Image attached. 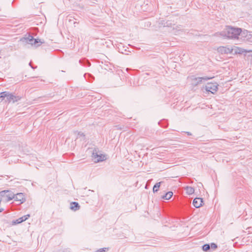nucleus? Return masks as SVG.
<instances>
[{
    "mask_svg": "<svg viewBox=\"0 0 252 252\" xmlns=\"http://www.w3.org/2000/svg\"><path fill=\"white\" fill-rule=\"evenodd\" d=\"M242 32V29L231 26H226L221 32L217 33L220 36L228 39H238Z\"/></svg>",
    "mask_w": 252,
    "mask_h": 252,
    "instance_id": "nucleus-1",
    "label": "nucleus"
},
{
    "mask_svg": "<svg viewBox=\"0 0 252 252\" xmlns=\"http://www.w3.org/2000/svg\"><path fill=\"white\" fill-rule=\"evenodd\" d=\"M5 98H6L5 101L8 102L12 101L13 103H14L20 100L21 97L19 96L14 95L9 92L4 91L0 93V101H2Z\"/></svg>",
    "mask_w": 252,
    "mask_h": 252,
    "instance_id": "nucleus-2",
    "label": "nucleus"
},
{
    "mask_svg": "<svg viewBox=\"0 0 252 252\" xmlns=\"http://www.w3.org/2000/svg\"><path fill=\"white\" fill-rule=\"evenodd\" d=\"M0 196L5 201L8 202L14 199V193L10 190H5L0 192Z\"/></svg>",
    "mask_w": 252,
    "mask_h": 252,
    "instance_id": "nucleus-3",
    "label": "nucleus"
},
{
    "mask_svg": "<svg viewBox=\"0 0 252 252\" xmlns=\"http://www.w3.org/2000/svg\"><path fill=\"white\" fill-rule=\"evenodd\" d=\"M92 157L96 162L102 161L105 159V156L102 154H98V150L96 148L93 150Z\"/></svg>",
    "mask_w": 252,
    "mask_h": 252,
    "instance_id": "nucleus-4",
    "label": "nucleus"
},
{
    "mask_svg": "<svg viewBox=\"0 0 252 252\" xmlns=\"http://www.w3.org/2000/svg\"><path fill=\"white\" fill-rule=\"evenodd\" d=\"M205 90L212 94H215L218 89V84L216 82L208 83L205 86Z\"/></svg>",
    "mask_w": 252,
    "mask_h": 252,
    "instance_id": "nucleus-5",
    "label": "nucleus"
},
{
    "mask_svg": "<svg viewBox=\"0 0 252 252\" xmlns=\"http://www.w3.org/2000/svg\"><path fill=\"white\" fill-rule=\"evenodd\" d=\"M212 78H213V77H195L193 76L191 79V85L193 87H195L197 86L199 84L201 83L202 82V81H207Z\"/></svg>",
    "mask_w": 252,
    "mask_h": 252,
    "instance_id": "nucleus-6",
    "label": "nucleus"
},
{
    "mask_svg": "<svg viewBox=\"0 0 252 252\" xmlns=\"http://www.w3.org/2000/svg\"><path fill=\"white\" fill-rule=\"evenodd\" d=\"M13 199L14 201L17 202V205L22 204L26 201L25 195L21 192L14 194Z\"/></svg>",
    "mask_w": 252,
    "mask_h": 252,
    "instance_id": "nucleus-7",
    "label": "nucleus"
},
{
    "mask_svg": "<svg viewBox=\"0 0 252 252\" xmlns=\"http://www.w3.org/2000/svg\"><path fill=\"white\" fill-rule=\"evenodd\" d=\"M33 37L30 34H26L24 37L21 38L20 40L24 45L27 44H31L32 45Z\"/></svg>",
    "mask_w": 252,
    "mask_h": 252,
    "instance_id": "nucleus-8",
    "label": "nucleus"
},
{
    "mask_svg": "<svg viewBox=\"0 0 252 252\" xmlns=\"http://www.w3.org/2000/svg\"><path fill=\"white\" fill-rule=\"evenodd\" d=\"M203 200L201 198H195L193 199L192 204L195 208H199L202 206Z\"/></svg>",
    "mask_w": 252,
    "mask_h": 252,
    "instance_id": "nucleus-9",
    "label": "nucleus"
},
{
    "mask_svg": "<svg viewBox=\"0 0 252 252\" xmlns=\"http://www.w3.org/2000/svg\"><path fill=\"white\" fill-rule=\"evenodd\" d=\"M218 51L222 54H228L229 53H231L232 51V50L229 48L222 46L218 48Z\"/></svg>",
    "mask_w": 252,
    "mask_h": 252,
    "instance_id": "nucleus-10",
    "label": "nucleus"
},
{
    "mask_svg": "<svg viewBox=\"0 0 252 252\" xmlns=\"http://www.w3.org/2000/svg\"><path fill=\"white\" fill-rule=\"evenodd\" d=\"M70 209L74 211H77L80 209V205L78 202H72L70 203Z\"/></svg>",
    "mask_w": 252,
    "mask_h": 252,
    "instance_id": "nucleus-11",
    "label": "nucleus"
},
{
    "mask_svg": "<svg viewBox=\"0 0 252 252\" xmlns=\"http://www.w3.org/2000/svg\"><path fill=\"white\" fill-rule=\"evenodd\" d=\"M43 42L40 39L33 38V41L32 43V46H34L35 47L39 46Z\"/></svg>",
    "mask_w": 252,
    "mask_h": 252,
    "instance_id": "nucleus-12",
    "label": "nucleus"
},
{
    "mask_svg": "<svg viewBox=\"0 0 252 252\" xmlns=\"http://www.w3.org/2000/svg\"><path fill=\"white\" fill-rule=\"evenodd\" d=\"M79 63L84 66H90L91 64L88 60L86 59H81L79 60Z\"/></svg>",
    "mask_w": 252,
    "mask_h": 252,
    "instance_id": "nucleus-13",
    "label": "nucleus"
},
{
    "mask_svg": "<svg viewBox=\"0 0 252 252\" xmlns=\"http://www.w3.org/2000/svg\"><path fill=\"white\" fill-rule=\"evenodd\" d=\"M84 77L86 79H87L89 82H92L94 79V77L89 73H85L84 75Z\"/></svg>",
    "mask_w": 252,
    "mask_h": 252,
    "instance_id": "nucleus-14",
    "label": "nucleus"
},
{
    "mask_svg": "<svg viewBox=\"0 0 252 252\" xmlns=\"http://www.w3.org/2000/svg\"><path fill=\"white\" fill-rule=\"evenodd\" d=\"M173 195V192L172 191H168L162 196V198L165 200H169L171 198Z\"/></svg>",
    "mask_w": 252,
    "mask_h": 252,
    "instance_id": "nucleus-15",
    "label": "nucleus"
},
{
    "mask_svg": "<svg viewBox=\"0 0 252 252\" xmlns=\"http://www.w3.org/2000/svg\"><path fill=\"white\" fill-rule=\"evenodd\" d=\"M186 190L188 194H192L194 192V189L192 187L187 186L186 188Z\"/></svg>",
    "mask_w": 252,
    "mask_h": 252,
    "instance_id": "nucleus-16",
    "label": "nucleus"
},
{
    "mask_svg": "<svg viewBox=\"0 0 252 252\" xmlns=\"http://www.w3.org/2000/svg\"><path fill=\"white\" fill-rule=\"evenodd\" d=\"M202 249L203 251L207 252L210 250V246L209 244H205L202 247Z\"/></svg>",
    "mask_w": 252,
    "mask_h": 252,
    "instance_id": "nucleus-17",
    "label": "nucleus"
},
{
    "mask_svg": "<svg viewBox=\"0 0 252 252\" xmlns=\"http://www.w3.org/2000/svg\"><path fill=\"white\" fill-rule=\"evenodd\" d=\"M161 183V182L157 183L154 185V186L153 187V192L154 193L157 192L158 190V189H159V187L160 186Z\"/></svg>",
    "mask_w": 252,
    "mask_h": 252,
    "instance_id": "nucleus-18",
    "label": "nucleus"
},
{
    "mask_svg": "<svg viewBox=\"0 0 252 252\" xmlns=\"http://www.w3.org/2000/svg\"><path fill=\"white\" fill-rule=\"evenodd\" d=\"M85 135L83 133H82L81 132H79L78 133L76 138L77 139L80 138L81 141H83L85 140Z\"/></svg>",
    "mask_w": 252,
    "mask_h": 252,
    "instance_id": "nucleus-19",
    "label": "nucleus"
},
{
    "mask_svg": "<svg viewBox=\"0 0 252 252\" xmlns=\"http://www.w3.org/2000/svg\"><path fill=\"white\" fill-rule=\"evenodd\" d=\"M22 220H21L20 218L17 220H13L11 222V225H14L19 224V223L22 222Z\"/></svg>",
    "mask_w": 252,
    "mask_h": 252,
    "instance_id": "nucleus-20",
    "label": "nucleus"
},
{
    "mask_svg": "<svg viewBox=\"0 0 252 252\" xmlns=\"http://www.w3.org/2000/svg\"><path fill=\"white\" fill-rule=\"evenodd\" d=\"M158 125L162 127H166L167 126L166 120H163L158 122Z\"/></svg>",
    "mask_w": 252,
    "mask_h": 252,
    "instance_id": "nucleus-21",
    "label": "nucleus"
},
{
    "mask_svg": "<svg viewBox=\"0 0 252 252\" xmlns=\"http://www.w3.org/2000/svg\"><path fill=\"white\" fill-rule=\"evenodd\" d=\"M210 249H212L213 250H215L217 248L218 246H217V245L215 243H211V244L210 245Z\"/></svg>",
    "mask_w": 252,
    "mask_h": 252,
    "instance_id": "nucleus-22",
    "label": "nucleus"
},
{
    "mask_svg": "<svg viewBox=\"0 0 252 252\" xmlns=\"http://www.w3.org/2000/svg\"><path fill=\"white\" fill-rule=\"evenodd\" d=\"M30 217V215H25V216H23V217H20V218L22 220V222L26 220H28V219Z\"/></svg>",
    "mask_w": 252,
    "mask_h": 252,
    "instance_id": "nucleus-23",
    "label": "nucleus"
},
{
    "mask_svg": "<svg viewBox=\"0 0 252 252\" xmlns=\"http://www.w3.org/2000/svg\"><path fill=\"white\" fill-rule=\"evenodd\" d=\"M108 249L107 248H104L97 250L95 252H106V251Z\"/></svg>",
    "mask_w": 252,
    "mask_h": 252,
    "instance_id": "nucleus-24",
    "label": "nucleus"
},
{
    "mask_svg": "<svg viewBox=\"0 0 252 252\" xmlns=\"http://www.w3.org/2000/svg\"><path fill=\"white\" fill-rule=\"evenodd\" d=\"M29 65H30V66L32 68V69H34L35 68H36L37 67V66H36L35 67H33V66H32V63H31V62H30V63H29Z\"/></svg>",
    "mask_w": 252,
    "mask_h": 252,
    "instance_id": "nucleus-25",
    "label": "nucleus"
},
{
    "mask_svg": "<svg viewBox=\"0 0 252 252\" xmlns=\"http://www.w3.org/2000/svg\"><path fill=\"white\" fill-rule=\"evenodd\" d=\"M185 132L189 136L191 135V133L190 132L186 131Z\"/></svg>",
    "mask_w": 252,
    "mask_h": 252,
    "instance_id": "nucleus-26",
    "label": "nucleus"
},
{
    "mask_svg": "<svg viewBox=\"0 0 252 252\" xmlns=\"http://www.w3.org/2000/svg\"><path fill=\"white\" fill-rule=\"evenodd\" d=\"M145 75H148V73H145Z\"/></svg>",
    "mask_w": 252,
    "mask_h": 252,
    "instance_id": "nucleus-27",
    "label": "nucleus"
}]
</instances>
